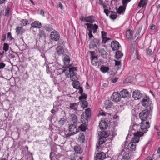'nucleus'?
<instances>
[{
    "mask_svg": "<svg viewBox=\"0 0 160 160\" xmlns=\"http://www.w3.org/2000/svg\"><path fill=\"white\" fill-rule=\"evenodd\" d=\"M134 137L131 140L132 143H130L126 148L127 149H129L132 151H135L136 149V143L138 142L140 140V137L142 136L144 133L143 132L137 131L136 132L133 133Z\"/></svg>",
    "mask_w": 160,
    "mask_h": 160,
    "instance_id": "nucleus-1",
    "label": "nucleus"
},
{
    "mask_svg": "<svg viewBox=\"0 0 160 160\" xmlns=\"http://www.w3.org/2000/svg\"><path fill=\"white\" fill-rule=\"evenodd\" d=\"M71 79L72 81L74 80V82L72 83L73 87L76 89H78L80 86L79 82L77 81L78 79V77L77 75L76 72L77 71L78 67L74 66L73 64H71Z\"/></svg>",
    "mask_w": 160,
    "mask_h": 160,
    "instance_id": "nucleus-2",
    "label": "nucleus"
},
{
    "mask_svg": "<svg viewBox=\"0 0 160 160\" xmlns=\"http://www.w3.org/2000/svg\"><path fill=\"white\" fill-rule=\"evenodd\" d=\"M71 135L74 134L78 132L76 123L77 122L78 118L75 114L71 115Z\"/></svg>",
    "mask_w": 160,
    "mask_h": 160,
    "instance_id": "nucleus-3",
    "label": "nucleus"
},
{
    "mask_svg": "<svg viewBox=\"0 0 160 160\" xmlns=\"http://www.w3.org/2000/svg\"><path fill=\"white\" fill-rule=\"evenodd\" d=\"M152 109H145L139 114L140 118L142 121H148L151 118Z\"/></svg>",
    "mask_w": 160,
    "mask_h": 160,
    "instance_id": "nucleus-4",
    "label": "nucleus"
},
{
    "mask_svg": "<svg viewBox=\"0 0 160 160\" xmlns=\"http://www.w3.org/2000/svg\"><path fill=\"white\" fill-rule=\"evenodd\" d=\"M63 60L64 63V66L66 68H68V69L62 71V73H64L65 75L67 78L70 77V59L69 56L65 55L63 59Z\"/></svg>",
    "mask_w": 160,
    "mask_h": 160,
    "instance_id": "nucleus-5",
    "label": "nucleus"
},
{
    "mask_svg": "<svg viewBox=\"0 0 160 160\" xmlns=\"http://www.w3.org/2000/svg\"><path fill=\"white\" fill-rule=\"evenodd\" d=\"M141 103L142 106L144 107H146L145 109H152L153 107L150 105L151 102L148 97L146 96L144 97L142 100Z\"/></svg>",
    "mask_w": 160,
    "mask_h": 160,
    "instance_id": "nucleus-6",
    "label": "nucleus"
},
{
    "mask_svg": "<svg viewBox=\"0 0 160 160\" xmlns=\"http://www.w3.org/2000/svg\"><path fill=\"white\" fill-rule=\"evenodd\" d=\"M140 124L141 128L144 133H146L148 131V129L150 127V123L149 121H142Z\"/></svg>",
    "mask_w": 160,
    "mask_h": 160,
    "instance_id": "nucleus-7",
    "label": "nucleus"
},
{
    "mask_svg": "<svg viewBox=\"0 0 160 160\" xmlns=\"http://www.w3.org/2000/svg\"><path fill=\"white\" fill-rule=\"evenodd\" d=\"M99 40L97 38L94 39L93 41L90 42L89 45L90 49H94L96 48L97 46L99 45Z\"/></svg>",
    "mask_w": 160,
    "mask_h": 160,
    "instance_id": "nucleus-8",
    "label": "nucleus"
},
{
    "mask_svg": "<svg viewBox=\"0 0 160 160\" xmlns=\"http://www.w3.org/2000/svg\"><path fill=\"white\" fill-rule=\"evenodd\" d=\"M133 93L132 97L135 100L139 99L142 98L143 94L141 93L139 90H135Z\"/></svg>",
    "mask_w": 160,
    "mask_h": 160,
    "instance_id": "nucleus-9",
    "label": "nucleus"
},
{
    "mask_svg": "<svg viewBox=\"0 0 160 160\" xmlns=\"http://www.w3.org/2000/svg\"><path fill=\"white\" fill-rule=\"evenodd\" d=\"M121 96L118 92H114L112 95L111 98L113 101L115 102H118L121 101Z\"/></svg>",
    "mask_w": 160,
    "mask_h": 160,
    "instance_id": "nucleus-10",
    "label": "nucleus"
},
{
    "mask_svg": "<svg viewBox=\"0 0 160 160\" xmlns=\"http://www.w3.org/2000/svg\"><path fill=\"white\" fill-rule=\"evenodd\" d=\"M50 37L52 40L57 41L59 38V35L58 32L54 31L51 32Z\"/></svg>",
    "mask_w": 160,
    "mask_h": 160,
    "instance_id": "nucleus-11",
    "label": "nucleus"
},
{
    "mask_svg": "<svg viewBox=\"0 0 160 160\" xmlns=\"http://www.w3.org/2000/svg\"><path fill=\"white\" fill-rule=\"evenodd\" d=\"M106 157V154L105 153L101 152L98 153L94 158V160H103Z\"/></svg>",
    "mask_w": 160,
    "mask_h": 160,
    "instance_id": "nucleus-12",
    "label": "nucleus"
},
{
    "mask_svg": "<svg viewBox=\"0 0 160 160\" xmlns=\"http://www.w3.org/2000/svg\"><path fill=\"white\" fill-rule=\"evenodd\" d=\"M111 46L113 50H117L119 48V44L118 41H114L111 43Z\"/></svg>",
    "mask_w": 160,
    "mask_h": 160,
    "instance_id": "nucleus-13",
    "label": "nucleus"
},
{
    "mask_svg": "<svg viewBox=\"0 0 160 160\" xmlns=\"http://www.w3.org/2000/svg\"><path fill=\"white\" fill-rule=\"evenodd\" d=\"M119 93L121 97H122L128 98L131 96L128 91L126 89H123L122 90H121Z\"/></svg>",
    "mask_w": 160,
    "mask_h": 160,
    "instance_id": "nucleus-14",
    "label": "nucleus"
},
{
    "mask_svg": "<svg viewBox=\"0 0 160 160\" xmlns=\"http://www.w3.org/2000/svg\"><path fill=\"white\" fill-rule=\"evenodd\" d=\"M31 27L30 29L32 28H39L42 27L41 23L38 21H36L32 23L31 24Z\"/></svg>",
    "mask_w": 160,
    "mask_h": 160,
    "instance_id": "nucleus-15",
    "label": "nucleus"
},
{
    "mask_svg": "<svg viewBox=\"0 0 160 160\" xmlns=\"http://www.w3.org/2000/svg\"><path fill=\"white\" fill-rule=\"evenodd\" d=\"M100 55L104 58L106 59L108 53L104 48H99L98 49Z\"/></svg>",
    "mask_w": 160,
    "mask_h": 160,
    "instance_id": "nucleus-16",
    "label": "nucleus"
},
{
    "mask_svg": "<svg viewBox=\"0 0 160 160\" xmlns=\"http://www.w3.org/2000/svg\"><path fill=\"white\" fill-rule=\"evenodd\" d=\"M85 21L88 22L92 23L95 22V18L92 15L85 17Z\"/></svg>",
    "mask_w": 160,
    "mask_h": 160,
    "instance_id": "nucleus-17",
    "label": "nucleus"
},
{
    "mask_svg": "<svg viewBox=\"0 0 160 160\" xmlns=\"http://www.w3.org/2000/svg\"><path fill=\"white\" fill-rule=\"evenodd\" d=\"M106 141V139L105 137H103L101 135V137L99 138L98 141V145H97L96 147L97 149L99 148V147H100V145H101L104 143Z\"/></svg>",
    "mask_w": 160,
    "mask_h": 160,
    "instance_id": "nucleus-18",
    "label": "nucleus"
},
{
    "mask_svg": "<svg viewBox=\"0 0 160 160\" xmlns=\"http://www.w3.org/2000/svg\"><path fill=\"white\" fill-rule=\"evenodd\" d=\"M133 32L131 29H128L126 32V36L128 39H131L133 35Z\"/></svg>",
    "mask_w": 160,
    "mask_h": 160,
    "instance_id": "nucleus-19",
    "label": "nucleus"
},
{
    "mask_svg": "<svg viewBox=\"0 0 160 160\" xmlns=\"http://www.w3.org/2000/svg\"><path fill=\"white\" fill-rule=\"evenodd\" d=\"M100 128L101 129H106L108 126L107 122L105 121H101L99 124Z\"/></svg>",
    "mask_w": 160,
    "mask_h": 160,
    "instance_id": "nucleus-20",
    "label": "nucleus"
},
{
    "mask_svg": "<svg viewBox=\"0 0 160 160\" xmlns=\"http://www.w3.org/2000/svg\"><path fill=\"white\" fill-rule=\"evenodd\" d=\"M57 53L58 55H63L64 52L63 49L61 46H58L56 48Z\"/></svg>",
    "mask_w": 160,
    "mask_h": 160,
    "instance_id": "nucleus-21",
    "label": "nucleus"
},
{
    "mask_svg": "<svg viewBox=\"0 0 160 160\" xmlns=\"http://www.w3.org/2000/svg\"><path fill=\"white\" fill-rule=\"evenodd\" d=\"M91 60L92 63L93 65L99 66L101 64L98 60V57L94 58V59H92Z\"/></svg>",
    "mask_w": 160,
    "mask_h": 160,
    "instance_id": "nucleus-22",
    "label": "nucleus"
},
{
    "mask_svg": "<svg viewBox=\"0 0 160 160\" xmlns=\"http://www.w3.org/2000/svg\"><path fill=\"white\" fill-rule=\"evenodd\" d=\"M126 9L125 7L122 6H119L118 8H117V12L119 14H121L122 13H123L125 12Z\"/></svg>",
    "mask_w": 160,
    "mask_h": 160,
    "instance_id": "nucleus-23",
    "label": "nucleus"
},
{
    "mask_svg": "<svg viewBox=\"0 0 160 160\" xmlns=\"http://www.w3.org/2000/svg\"><path fill=\"white\" fill-rule=\"evenodd\" d=\"M80 104L81 105V107L84 109L87 108L88 106V103L85 100H82L80 101Z\"/></svg>",
    "mask_w": 160,
    "mask_h": 160,
    "instance_id": "nucleus-24",
    "label": "nucleus"
},
{
    "mask_svg": "<svg viewBox=\"0 0 160 160\" xmlns=\"http://www.w3.org/2000/svg\"><path fill=\"white\" fill-rule=\"evenodd\" d=\"M91 112L90 108H88L85 110V115L86 117V120H87L91 116Z\"/></svg>",
    "mask_w": 160,
    "mask_h": 160,
    "instance_id": "nucleus-25",
    "label": "nucleus"
},
{
    "mask_svg": "<svg viewBox=\"0 0 160 160\" xmlns=\"http://www.w3.org/2000/svg\"><path fill=\"white\" fill-rule=\"evenodd\" d=\"M79 141L81 143H83L85 141V136L83 133H80L78 138Z\"/></svg>",
    "mask_w": 160,
    "mask_h": 160,
    "instance_id": "nucleus-26",
    "label": "nucleus"
},
{
    "mask_svg": "<svg viewBox=\"0 0 160 160\" xmlns=\"http://www.w3.org/2000/svg\"><path fill=\"white\" fill-rule=\"evenodd\" d=\"M123 56V53L121 51H118L116 52L115 55V57L117 59H119L121 58Z\"/></svg>",
    "mask_w": 160,
    "mask_h": 160,
    "instance_id": "nucleus-27",
    "label": "nucleus"
},
{
    "mask_svg": "<svg viewBox=\"0 0 160 160\" xmlns=\"http://www.w3.org/2000/svg\"><path fill=\"white\" fill-rule=\"evenodd\" d=\"M130 158V155L128 153L124 152L123 154L122 158L121 160H128Z\"/></svg>",
    "mask_w": 160,
    "mask_h": 160,
    "instance_id": "nucleus-28",
    "label": "nucleus"
},
{
    "mask_svg": "<svg viewBox=\"0 0 160 160\" xmlns=\"http://www.w3.org/2000/svg\"><path fill=\"white\" fill-rule=\"evenodd\" d=\"M66 122V118L63 117L60 119L58 122V123L61 126L63 125Z\"/></svg>",
    "mask_w": 160,
    "mask_h": 160,
    "instance_id": "nucleus-29",
    "label": "nucleus"
},
{
    "mask_svg": "<svg viewBox=\"0 0 160 160\" xmlns=\"http://www.w3.org/2000/svg\"><path fill=\"white\" fill-rule=\"evenodd\" d=\"M115 67L118 69H119L122 66L121 62L120 61H117L115 60Z\"/></svg>",
    "mask_w": 160,
    "mask_h": 160,
    "instance_id": "nucleus-30",
    "label": "nucleus"
},
{
    "mask_svg": "<svg viewBox=\"0 0 160 160\" xmlns=\"http://www.w3.org/2000/svg\"><path fill=\"white\" fill-rule=\"evenodd\" d=\"M101 71L103 73H105L108 71L109 70V68L108 67L106 66H101L100 69Z\"/></svg>",
    "mask_w": 160,
    "mask_h": 160,
    "instance_id": "nucleus-31",
    "label": "nucleus"
},
{
    "mask_svg": "<svg viewBox=\"0 0 160 160\" xmlns=\"http://www.w3.org/2000/svg\"><path fill=\"white\" fill-rule=\"evenodd\" d=\"M38 36L39 38H44L46 37V34L44 31L43 30H40Z\"/></svg>",
    "mask_w": 160,
    "mask_h": 160,
    "instance_id": "nucleus-32",
    "label": "nucleus"
},
{
    "mask_svg": "<svg viewBox=\"0 0 160 160\" xmlns=\"http://www.w3.org/2000/svg\"><path fill=\"white\" fill-rule=\"evenodd\" d=\"M147 2L145 0H140L138 4V6L139 7H143L147 3Z\"/></svg>",
    "mask_w": 160,
    "mask_h": 160,
    "instance_id": "nucleus-33",
    "label": "nucleus"
},
{
    "mask_svg": "<svg viewBox=\"0 0 160 160\" xmlns=\"http://www.w3.org/2000/svg\"><path fill=\"white\" fill-rule=\"evenodd\" d=\"M21 25L22 26H25L28 24H29V21L28 20L25 19H22L21 21Z\"/></svg>",
    "mask_w": 160,
    "mask_h": 160,
    "instance_id": "nucleus-34",
    "label": "nucleus"
},
{
    "mask_svg": "<svg viewBox=\"0 0 160 160\" xmlns=\"http://www.w3.org/2000/svg\"><path fill=\"white\" fill-rule=\"evenodd\" d=\"M134 43H135L134 42H131L130 48L131 52L132 54L133 53L134 51V48L135 47Z\"/></svg>",
    "mask_w": 160,
    "mask_h": 160,
    "instance_id": "nucleus-35",
    "label": "nucleus"
},
{
    "mask_svg": "<svg viewBox=\"0 0 160 160\" xmlns=\"http://www.w3.org/2000/svg\"><path fill=\"white\" fill-rule=\"evenodd\" d=\"M81 96L79 98V99L80 101L82 100V99H86L87 98V94L84 93H82V94H81Z\"/></svg>",
    "mask_w": 160,
    "mask_h": 160,
    "instance_id": "nucleus-36",
    "label": "nucleus"
},
{
    "mask_svg": "<svg viewBox=\"0 0 160 160\" xmlns=\"http://www.w3.org/2000/svg\"><path fill=\"white\" fill-rule=\"evenodd\" d=\"M16 31L18 34H22L23 32V28L20 27H17L16 29Z\"/></svg>",
    "mask_w": 160,
    "mask_h": 160,
    "instance_id": "nucleus-37",
    "label": "nucleus"
},
{
    "mask_svg": "<svg viewBox=\"0 0 160 160\" xmlns=\"http://www.w3.org/2000/svg\"><path fill=\"white\" fill-rule=\"evenodd\" d=\"M44 28L45 29L48 31H51L52 30V27L51 25L48 24L46 25L45 26Z\"/></svg>",
    "mask_w": 160,
    "mask_h": 160,
    "instance_id": "nucleus-38",
    "label": "nucleus"
},
{
    "mask_svg": "<svg viewBox=\"0 0 160 160\" xmlns=\"http://www.w3.org/2000/svg\"><path fill=\"white\" fill-rule=\"evenodd\" d=\"M74 150L77 153H81V148L79 146H75L74 147Z\"/></svg>",
    "mask_w": 160,
    "mask_h": 160,
    "instance_id": "nucleus-39",
    "label": "nucleus"
},
{
    "mask_svg": "<svg viewBox=\"0 0 160 160\" xmlns=\"http://www.w3.org/2000/svg\"><path fill=\"white\" fill-rule=\"evenodd\" d=\"M78 105L76 103H71V109L76 110H77Z\"/></svg>",
    "mask_w": 160,
    "mask_h": 160,
    "instance_id": "nucleus-40",
    "label": "nucleus"
},
{
    "mask_svg": "<svg viewBox=\"0 0 160 160\" xmlns=\"http://www.w3.org/2000/svg\"><path fill=\"white\" fill-rule=\"evenodd\" d=\"M106 105H107L105 107V108L107 109L108 108H109L112 105V102L109 101H107L105 102Z\"/></svg>",
    "mask_w": 160,
    "mask_h": 160,
    "instance_id": "nucleus-41",
    "label": "nucleus"
},
{
    "mask_svg": "<svg viewBox=\"0 0 160 160\" xmlns=\"http://www.w3.org/2000/svg\"><path fill=\"white\" fill-rule=\"evenodd\" d=\"M100 135H101V136L105 137V138H106L109 136V133L105 131L100 132Z\"/></svg>",
    "mask_w": 160,
    "mask_h": 160,
    "instance_id": "nucleus-42",
    "label": "nucleus"
},
{
    "mask_svg": "<svg viewBox=\"0 0 160 160\" xmlns=\"http://www.w3.org/2000/svg\"><path fill=\"white\" fill-rule=\"evenodd\" d=\"M132 78L130 77H129L124 80L123 83H130L132 82Z\"/></svg>",
    "mask_w": 160,
    "mask_h": 160,
    "instance_id": "nucleus-43",
    "label": "nucleus"
},
{
    "mask_svg": "<svg viewBox=\"0 0 160 160\" xmlns=\"http://www.w3.org/2000/svg\"><path fill=\"white\" fill-rule=\"evenodd\" d=\"M142 29V27H140L137 30L134 36L135 38H136L137 37H139V34L141 32V30Z\"/></svg>",
    "mask_w": 160,
    "mask_h": 160,
    "instance_id": "nucleus-44",
    "label": "nucleus"
},
{
    "mask_svg": "<svg viewBox=\"0 0 160 160\" xmlns=\"http://www.w3.org/2000/svg\"><path fill=\"white\" fill-rule=\"evenodd\" d=\"M104 12L106 14L107 16H108L109 13L111 12L112 13H115L116 14V13L115 12H113L112 11H109L108 9H104Z\"/></svg>",
    "mask_w": 160,
    "mask_h": 160,
    "instance_id": "nucleus-45",
    "label": "nucleus"
},
{
    "mask_svg": "<svg viewBox=\"0 0 160 160\" xmlns=\"http://www.w3.org/2000/svg\"><path fill=\"white\" fill-rule=\"evenodd\" d=\"M85 25L87 26V28L89 30H92V26L93 24L92 23H86L85 24Z\"/></svg>",
    "mask_w": 160,
    "mask_h": 160,
    "instance_id": "nucleus-46",
    "label": "nucleus"
},
{
    "mask_svg": "<svg viewBox=\"0 0 160 160\" xmlns=\"http://www.w3.org/2000/svg\"><path fill=\"white\" fill-rule=\"evenodd\" d=\"M9 46L8 44L5 43L4 44L3 50L5 52L7 51L8 50Z\"/></svg>",
    "mask_w": 160,
    "mask_h": 160,
    "instance_id": "nucleus-47",
    "label": "nucleus"
},
{
    "mask_svg": "<svg viewBox=\"0 0 160 160\" xmlns=\"http://www.w3.org/2000/svg\"><path fill=\"white\" fill-rule=\"evenodd\" d=\"M80 130L82 131H85L86 130V127L84 125L81 124L79 127Z\"/></svg>",
    "mask_w": 160,
    "mask_h": 160,
    "instance_id": "nucleus-48",
    "label": "nucleus"
},
{
    "mask_svg": "<svg viewBox=\"0 0 160 160\" xmlns=\"http://www.w3.org/2000/svg\"><path fill=\"white\" fill-rule=\"evenodd\" d=\"M89 52L91 54V59H94V58L97 57V56L95 55V52L94 51H90Z\"/></svg>",
    "mask_w": 160,
    "mask_h": 160,
    "instance_id": "nucleus-49",
    "label": "nucleus"
},
{
    "mask_svg": "<svg viewBox=\"0 0 160 160\" xmlns=\"http://www.w3.org/2000/svg\"><path fill=\"white\" fill-rule=\"evenodd\" d=\"M146 53L147 55L150 56L152 54V52L151 49L149 48L146 49Z\"/></svg>",
    "mask_w": 160,
    "mask_h": 160,
    "instance_id": "nucleus-50",
    "label": "nucleus"
},
{
    "mask_svg": "<svg viewBox=\"0 0 160 160\" xmlns=\"http://www.w3.org/2000/svg\"><path fill=\"white\" fill-rule=\"evenodd\" d=\"M131 1V0H122V4L123 7H125V8L127 6V3Z\"/></svg>",
    "mask_w": 160,
    "mask_h": 160,
    "instance_id": "nucleus-51",
    "label": "nucleus"
},
{
    "mask_svg": "<svg viewBox=\"0 0 160 160\" xmlns=\"http://www.w3.org/2000/svg\"><path fill=\"white\" fill-rule=\"evenodd\" d=\"M10 8L9 7H7L5 10L6 16L9 14L10 12Z\"/></svg>",
    "mask_w": 160,
    "mask_h": 160,
    "instance_id": "nucleus-52",
    "label": "nucleus"
},
{
    "mask_svg": "<svg viewBox=\"0 0 160 160\" xmlns=\"http://www.w3.org/2000/svg\"><path fill=\"white\" fill-rule=\"evenodd\" d=\"M88 36L89 38L90 39H91L92 37H93V35L92 33V30L90 29L89 30V32L88 33Z\"/></svg>",
    "mask_w": 160,
    "mask_h": 160,
    "instance_id": "nucleus-53",
    "label": "nucleus"
},
{
    "mask_svg": "<svg viewBox=\"0 0 160 160\" xmlns=\"http://www.w3.org/2000/svg\"><path fill=\"white\" fill-rule=\"evenodd\" d=\"M86 115L85 116L84 113H83L81 115V121L82 122L84 121H85V119L86 120Z\"/></svg>",
    "mask_w": 160,
    "mask_h": 160,
    "instance_id": "nucleus-54",
    "label": "nucleus"
},
{
    "mask_svg": "<svg viewBox=\"0 0 160 160\" xmlns=\"http://www.w3.org/2000/svg\"><path fill=\"white\" fill-rule=\"evenodd\" d=\"M118 79V78L115 77V78H112L111 79V82H112L115 83L117 81Z\"/></svg>",
    "mask_w": 160,
    "mask_h": 160,
    "instance_id": "nucleus-55",
    "label": "nucleus"
},
{
    "mask_svg": "<svg viewBox=\"0 0 160 160\" xmlns=\"http://www.w3.org/2000/svg\"><path fill=\"white\" fill-rule=\"evenodd\" d=\"M117 17L116 14H111L110 16V18L113 20H115Z\"/></svg>",
    "mask_w": 160,
    "mask_h": 160,
    "instance_id": "nucleus-56",
    "label": "nucleus"
},
{
    "mask_svg": "<svg viewBox=\"0 0 160 160\" xmlns=\"http://www.w3.org/2000/svg\"><path fill=\"white\" fill-rule=\"evenodd\" d=\"M107 32L104 31L102 32V39H104L105 38H106Z\"/></svg>",
    "mask_w": 160,
    "mask_h": 160,
    "instance_id": "nucleus-57",
    "label": "nucleus"
},
{
    "mask_svg": "<svg viewBox=\"0 0 160 160\" xmlns=\"http://www.w3.org/2000/svg\"><path fill=\"white\" fill-rule=\"evenodd\" d=\"M126 97H121V101L122 103L123 104H126V100H125V98Z\"/></svg>",
    "mask_w": 160,
    "mask_h": 160,
    "instance_id": "nucleus-58",
    "label": "nucleus"
},
{
    "mask_svg": "<svg viewBox=\"0 0 160 160\" xmlns=\"http://www.w3.org/2000/svg\"><path fill=\"white\" fill-rule=\"evenodd\" d=\"M6 64L3 62H0V69L3 68L5 66Z\"/></svg>",
    "mask_w": 160,
    "mask_h": 160,
    "instance_id": "nucleus-59",
    "label": "nucleus"
},
{
    "mask_svg": "<svg viewBox=\"0 0 160 160\" xmlns=\"http://www.w3.org/2000/svg\"><path fill=\"white\" fill-rule=\"evenodd\" d=\"M111 39L110 38H105L104 39H103V40L102 41V43L105 44L107 42V41L108 40H109Z\"/></svg>",
    "mask_w": 160,
    "mask_h": 160,
    "instance_id": "nucleus-60",
    "label": "nucleus"
},
{
    "mask_svg": "<svg viewBox=\"0 0 160 160\" xmlns=\"http://www.w3.org/2000/svg\"><path fill=\"white\" fill-rule=\"evenodd\" d=\"M78 89H79L78 92L80 94H82V93H83V89L82 88L79 86L78 88Z\"/></svg>",
    "mask_w": 160,
    "mask_h": 160,
    "instance_id": "nucleus-61",
    "label": "nucleus"
},
{
    "mask_svg": "<svg viewBox=\"0 0 160 160\" xmlns=\"http://www.w3.org/2000/svg\"><path fill=\"white\" fill-rule=\"evenodd\" d=\"M8 38L9 40H12V38L11 36V34L10 32H8Z\"/></svg>",
    "mask_w": 160,
    "mask_h": 160,
    "instance_id": "nucleus-62",
    "label": "nucleus"
},
{
    "mask_svg": "<svg viewBox=\"0 0 160 160\" xmlns=\"http://www.w3.org/2000/svg\"><path fill=\"white\" fill-rule=\"evenodd\" d=\"M98 28V26L96 24H94L92 26V29H94L96 30H97Z\"/></svg>",
    "mask_w": 160,
    "mask_h": 160,
    "instance_id": "nucleus-63",
    "label": "nucleus"
},
{
    "mask_svg": "<svg viewBox=\"0 0 160 160\" xmlns=\"http://www.w3.org/2000/svg\"><path fill=\"white\" fill-rule=\"evenodd\" d=\"M79 19L82 22H83L84 21H85V18L83 16H82L81 17H80Z\"/></svg>",
    "mask_w": 160,
    "mask_h": 160,
    "instance_id": "nucleus-64",
    "label": "nucleus"
}]
</instances>
